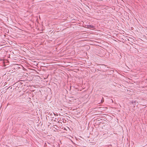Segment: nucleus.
Here are the masks:
<instances>
[{"mask_svg":"<svg viewBox=\"0 0 147 147\" xmlns=\"http://www.w3.org/2000/svg\"><path fill=\"white\" fill-rule=\"evenodd\" d=\"M76 8H77V9H78V8L77 7H76Z\"/></svg>","mask_w":147,"mask_h":147,"instance_id":"10","label":"nucleus"},{"mask_svg":"<svg viewBox=\"0 0 147 147\" xmlns=\"http://www.w3.org/2000/svg\"><path fill=\"white\" fill-rule=\"evenodd\" d=\"M85 25V27L86 28H89V25H85H85Z\"/></svg>","mask_w":147,"mask_h":147,"instance_id":"2","label":"nucleus"},{"mask_svg":"<svg viewBox=\"0 0 147 147\" xmlns=\"http://www.w3.org/2000/svg\"><path fill=\"white\" fill-rule=\"evenodd\" d=\"M77 19H76V18L74 17V20H77Z\"/></svg>","mask_w":147,"mask_h":147,"instance_id":"4","label":"nucleus"},{"mask_svg":"<svg viewBox=\"0 0 147 147\" xmlns=\"http://www.w3.org/2000/svg\"><path fill=\"white\" fill-rule=\"evenodd\" d=\"M71 141L73 143V141Z\"/></svg>","mask_w":147,"mask_h":147,"instance_id":"11","label":"nucleus"},{"mask_svg":"<svg viewBox=\"0 0 147 147\" xmlns=\"http://www.w3.org/2000/svg\"><path fill=\"white\" fill-rule=\"evenodd\" d=\"M75 69H74V70H75Z\"/></svg>","mask_w":147,"mask_h":147,"instance_id":"12","label":"nucleus"},{"mask_svg":"<svg viewBox=\"0 0 147 147\" xmlns=\"http://www.w3.org/2000/svg\"><path fill=\"white\" fill-rule=\"evenodd\" d=\"M53 114H54V115H55V114H54V113H53Z\"/></svg>","mask_w":147,"mask_h":147,"instance_id":"9","label":"nucleus"},{"mask_svg":"<svg viewBox=\"0 0 147 147\" xmlns=\"http://www.w3.org/2000/svg\"><path fill=\"white\" fill-rule=\"evenodd\" d=\"M75 113H74V116H75Z\"/></svg>","mask_w":147,"mask_h":147,"instance_id":"8","label":"nucleus"},{"mask_svg":"<svg viewBox=\"0 0 147 147\" xmlns=\"http://www.w3.org/2000/svg\"><path fill=\"white\" fill-rule=\"evenodd\" d=\"M94 27L92 25H89V28L91 29L93 28Z\"/></svg>","mask_w":147,"mask_h":147,"instance_id":"1","label":"nucleus"},{"mask_svg":"<svg viewBox=\"0 0 147 147\" xmlns=\"http://www.w3.org/2000/svg\"><path fill=\"white\" fill-rule=\"evenodd\" d=\"M75 22H74V26L75 25L76 26V24H75Z\"/></svg>","mask_w":147,"mask_h":147,"instance_id":"5","label":"nucleus"},{"mask_svg":"<svg viewBox=\"0 0 147 147\" xmlns=\"http://www.w3.org/2000/svg\"><path fill=\"white\" fill-rule=\"evenodd\" d=\"M74 9H75L77 10V9H76V8H75V7H74Z\"/></svg>","mask_w":147,"mask_h":147,"instance_id":"7","label":"nucleus"},{"mask_svg":"<svg viewBox=\"0 0 147 147\" xmlns=\"http://www.w3.org/2000/svg\"><path fill=\"white\" fill-rule=\"evenodd\" d=\"M136 102L135 101H133V100H132L131 101V103L132 104H133V105H134V103H135Z\"/></svg>","mask_w":147,"mask_h":147,"instance_id":"3","label":"nucleus"},{"mask_svg":"<svg viewBox=\"0 0 147 147\" xmlns=\"http://www.w3.org/2000/svg\"><path fill=\"white\" fill-rule=\"evenodd\" d=\"M51 117H52V118H53V117H52V116H51Z\"/></svg>","mask_w":147,"mask_h":147,"instance_id":"13","label":"nucleus"},{"mask_svg":"<svg viewBox=\"0 0 147 147\" xmlns=\"http://www.w3.org/2000/svg\"><path fill=\"white\" fill-rule=\"evenodd\" d=\"M76 111H74V113H76Z\"/></svg>","mask_w":147,"mask_h":147,"instance_id":"6","label":"nucleus"}]
</instances>
